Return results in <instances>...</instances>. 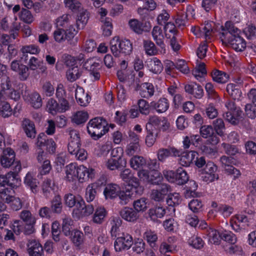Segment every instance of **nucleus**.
<instances>
[{"mask_svg": "<svg viewBox=\"0 0 256 256\" xmlns=\"http://www.w3.org/2000/svg\"><path fill=\"white\" fill-rule=\"evenodd\" d=\"M64 172V180L70 183L76 180L79 183H84L90 179L93 180L96 176L94 168H87L84 164L78 165L76 162H71L66 165Z\"/></svg>", "mask_w": 256, "mask_h": 256, "instance_id": "obj_1", "label": "nucleus"}, {"mask_svg": "<svg viewBox=\"0 0 256 256\" xmlns=\"http://www.w3.org/2000/svg\"><path fill=\"white\" fill-rule=\"evenodd\" d=\"M220 38L222 44L230 46L236 52H242L246 47V42L240 35L241 30L230 21L225 23Z\"/></svg>", "mask_w": 256, "mask_h": 256, "instance_id": "obj_2", "label": "nucleus"}, {"mask_svg": "<svg viewBox=\"0 0 256 256\" xmlns=\"http://www.w3.org/2000/svg\"><path fill=\"white\" fill-rule=\"evenodd\" d=\"M255 212L252 210L241 212L234 215L230 220V226L236 232L248 230L254 222Z\"/></svg>", "mask_w": 256, "mask_h": 256, "instance_id": "obj_3", "label": "nucleus"}, {"mask_svg": "<svg viewBox=\"0 0 256 256\" xmlns=\"http://www.w3.org/2000/svg\"><path fill=\"white\" fill-rule=\"evenodd\" d=\"M108 126L107 122L102 118H95L88 122V132L93 138L98 139L108 131Z\"/></svg>", "mask_w": 256, "mask_h": 256, "instance_id": "obj_4", "label": "nucleus"}, {"mask_svg": "<svg viewBox=\"0 0 256 256\" xmlns=\"http://www.w3.org/2000/svg\"><path fill=\"white\" fill-rule=\"evenodd\" d=\"M110 50L112 54L116 57L120 54L128 55L132 52V44L128 39L120 40L118 36H114L110 42Z\"/></svg>", "mask_w": 256, "mask_h": 256, "instance_id": "obj_5", "label": "nucleus"}, {"mask_svg": "<svg viewBox=\"0 0 256 256\" xmlns=\"http://www.w3.org/2000/svg\"><path fill=\"white\" fill-rule=\"evenodd\" d=\"M114 242V248L116 252H121L129 250L133 244V238L126 232H118Z\"/></svg>", "mask_w": 256, "mask_h": 256, "instance_id": "obj_6", "label": "nucleus"}, {"mask_svg": "<svg viewBox=\"0 0 256 256\" xmlns=\"http://www.w3.org/2000/svg\"><path fill=\"white\" fill-rule=\"evenodd\" d=\"M225 105L228 109V112L224 116L225 120L232 124H238L242 113L240 108L237 107L233 101L228 102Z\"/></svg>", "mask_w": 256, "mask_h": 256, "instance_id": "obj_7", "label": "nucleus"}, {"mask_svg": "<svg viewBox=\"0 0 256 256\" xmlns=\"http://www.w3.org/2000/svg\"><path fill=\"white\" fill-rule=\"evenodd\" d=\"M143 190L142 186L138 188V186H133L130 184H128L124 190H121L120 188L118 196L120 200V203L123 205L126 204L132 199L136 194H142Z\"/></svg>", "mask_w": 256, "mask_h": 256, "instance_id": "obj_8", "label": "nucleus"}, {"mask_svg": "<svg viewBox=\"0 0 256 256\" xmlns=\"http://www.w3.org/2000/svg\"><path fill=\"white\" fill-rule=\"evenodd\" d=\"M70 108V104L66 99H60L57 102L53 98H50L47 102L46 110L52 115L57 113H63Z\"/></svg>", "mask_w": 256, "mask_h": 256, "instance_id": "obj_9", "label": "nucleus"}, {"mask_svg": "<svg viewBox=\"0 0 256 256\" xmlns=\"http://www.w3.org/2000/svg\"><path fill=\"white\" fill-rule=\"evenodd\" d=\"M216 24L212 21L205 22L200 28L194 26L191 28V32L196 37H204L206 40L210 39L213 34L216 32Z\"/></svg>", "mask_w": 256, "mask_h": 256, "instance_id": "obj_10", "label": "nucleus"}, {"mask_svg": "<svg viewBox=\"0 0 256 256\" xmlns=\"http://www.w3.org/2000/svg\"><path fill=\"white\" fill-rule=\"evenodd\" d=\"M94 211L92 205H86L82 197L78 200L76 207L72 212V216L74 218L80 220L91 215Z\"/></svg>", "mask_w": 256, "mask_h": 256, "instance_id": "obj_11", "label": "nucleus"}, {"mask_svg": "<svg viewBox=\"0 0 256 256\" xmlns=\"http://www.w3.org/2000/svg\"><path fill=\"white\" fill-rule=\"evenodd\" d=\"M128 144L126 146L125 152L129 156H134L135 154L140 152V138L138 134L132 131H129Z\"/></svg>", "mask_w": 256, "mask_h": 256, "instance_id": "obj_12", "label": "nucleus"}, {"mask_svg": "<svg viewBox=\"0 0 256 256\" xmlns=\"http://www.w3.org/2000/svg\"><path fill=\"white\" fill-rule=\"evenodd\" d=\"M100 60L96 58H88L84 64V68L90 72V75L94 80L100 79Z\"/></svg>", "mask_w": 256, "mask_h": 256, "instance_id": "obj_13", "label": "nucleus"}, {"mask_svg": "<svg viewBox=\"0 0 256 256\" xmlns=\"http://www.w3.org/2000/svg\"><path fill=\"white\" fill-rule=\"evenodd\" d=\"M204 176H202V180L207 182H212L219 178L218 173V166L213 162L209 161L204 169Z\"/></svg>", "mask_w": 256, "mask_h": 256, "instance_id": "obj_14", "label": "nucleus"}, {"mask_svg": "<svg viewBox=\"0 0 256 256\" xmlns=\"http://www.w3.org/2000/svg\"><path fill=\"white\" fill-rule=\"evenodd\" d=\"M152 126L156 129L165 131L170 127V124L168 120L164 117H158L156 116H151L149 118L148 122L146 124V128Z\"/></svg>", "mask_w": 256, "mask_h": 256, "instance_id": "obj_15", "label": "nucleus"}, {"mask_svg": "<svg viewBox=\"0 0 256 256\" xmlns=\"http://www.w3.org/2000/svg\"><path fill=\"white\" fill-rule=\"evenodd\" d=\"M166 37L170 40V46L174 51H176V25L174 22H168L164 26Z\"/></svg>", "mask_w": 256, "mask_h": 256, "instance_id": "obj_16", "label": "nucleus"}, {"mask_svg": "<svg viewBox=\"0 0 256 256\" xmlns=\"http://www.w3.org/2000/svg\"><path fill=\"white\" fill-rule=\"evenodd\" d=\"M16 154L14 150L10 148L4 149L0 156V162L4 168H9L15 160Z\"/></svg>", "mask_w": 256, "mask_h": 256, "instance_id": "obj_17", "label": "nucleus"}, {"mask_svg": "<svg viewBox=\"0 0 256 256\" xmlns=\"http://www.w3.org/2000/svg\"><path fill=\"white\" fill-rule=\"evenodd\" d=\"M24 100L34 108L38 109L42 106L40 96L36 92L29 93L26 91L23 94Z\"/></svg>", "mask_w": 256, "mask_h": 256, "instance_id": "obj_18", "label": "nucleus"}, {"mask_svg": "<svg viewBox=\"0 0 256 256\" xmlns=\"http://www.w3.org/2000/svg\"><path fill=\"white\" fill-rule=\"evenodd\" d=\"M11 86L12 85L9 78L6 77L2 79L1 84V90L4 89L8 92V94L4 95V98L5 100L8 98H10L11 99L17 100L20 98V94L18 92H17L14 90H12L10 88Z\"/></svg>", "mask_w": 256, "mask_h": 256, "instance_id": "obj_19", "label": "nucleus"}, {"mask_svg": "<svg viewBox=\"0 0 256 256\" xmlns=\"http://www.w3.org/2000/svg\"><path fill=\"white\" fill-rule=\"evenodd\" d=\"M8 92L3 89L0 91V114L4 118H8L12 114V109L10 104L5 101L4 96Z\"/></svg>", "mask_w": 256, "mask_h": 256, "instance_id": "obj_20", "label": "nucleus"}, {"mask_svg": "<svg viewBox=\"0 0 256 256\" xmlns=\"http://www.w3.org/2000/svg\"><path fill=\"white\" fill-rule=\"evenodd\" d=\"M120 216L129 222H136L139 218L138 213L132 208L124 207L120 212Z\"/></svg>", "mask_w": 256, "mask_h": 256, "instance_id": "obj_21", "label": "nucleus"}, {"mask_svg": "<svg viewBox=\"0 0 256 256\" xmlns=\"http://www.w3.org/2000/svg\"><path fill=\"white\" fill-rule=\"evenodd\" d=\"M27 251L30 256H42L43 254L42 246L35 240L28 241L27 244Z\"/></svg>", "mask_w": 256, "mask_h": 256, "instance_id": "obj_22", "label": "nucleus"}, {"mask_svg": "<svg viewBox=\"0 0 256 256\" xmlns=\"http://www.w3.org/2000/svg\"><path fill=\"white\" fill-rule=\"evenodd\" d=\"M185 91L196 98H201L204 96L202 88L196 82L186 84L184 86Z\"/></svg>", "mask_w": 256, "mask_h": 256, "instance_id": "obj_23", "label": "nucleus"}, {"mask_svg": "<svg viewBox=\"0 0 256 256\" xmlns=\"http://www.w3.org/2000/svg\"><path fill=\"white\" fill-rule=\"evenodd\" d=\"M77 11L78 12L76 20V27L78 30H82L84 28L89 19V13L82 7Z\"/></svg>", "mask_w": 256, "mask_h": 256, "instance_id": "obj_24", "label": "nucleus"}, {"mask_svg": "<svg viewBox=\"0 0 256 256\" xmlns=\"http://www.w3.org/2000/svg\"><path fill=\"white\" fill-rule=\"evenodd\" d=\"M200 133L204 138H210V142L212 144H216L220 142L219 138L216 135H214V130L211 126H202L200 128Z\"/></svg>", "mask_w": 256, "mask_h": 256, "instance_id": "obj_25", "label": "nucleus"}, {"mask_svg": "<svg viewBox=\"0 0 256 256\" xmlns=\"http://www.w3.org/2000/svg\"><path fill=\"white\" fill-rule=\"evenodd\" d=\"M120 186L118 184L114 183L107 184L104 190V195L106 199H114L118 196L120 190Z\"/></svg>", "mask_w": 256, "mask_h": 256, "instance_id": "obj_26", "label": "nucleus"}, {"mask_svg": "<svg viewBox=\"0 0 256 256\" xmlns=\"http://www.w3.org/2000/svg\"><path fill=\"white\" fill-rule=\"evenodd\" d=\"M170 188L166 184H162L158 186V188L153 190L151 193V198L156 202H160L164 200L165 196L170 191Z\"/></svg>", "mask_w": 256, "mask_h": 256, "instance_id": "obj_27", "label": "nucleus"}, {"mask_svg": "<svg viewBox=\"0 0 256 256\" xmlns=\"http://www.w3.org/2000/svg\"><path fill=\"white\" fill-rule=\"evenodd\" d=\"M206 238H207L209 244H219L222 240V234L216 229L208 228L206 230Z\"/></svg>", "mask_w": 256, "mask_h": 256, "instance_id": "obj_28", "label": "nucleus"}, {"mask_svg": "<svg viewBox=\"0 0 256 256\" xmlns=\"http://www.w3.org/2000/svg\"><path fill=\"white\" fill-rule=\"evenodd\" d=\"M120 178L128 184H130L133 186H140L138 179L134 176L132 171L129 168H126L121 172L120 174Z\"/></svg>", "mask_w": 256, "mask_h": 256, "instance_id": "obj_29", "label": "nucleus"}, {"mask_svg": "<svg viewBox=\"0 0 256 256\" xmlns=\"http://www.w3.org/2000/svg\"><path fill=\"white\" fill-rule=\"evenodd\" d=\"M1 198L5 200V203L10 204L12 208L14 210H18L22 207V202L18 198L10 196V193L2 194Z\"/></svg>", "mask_w": 256, "mask_h": 256, "instance_id": "obj_30", "label": "nucleus"}, {"mask_svg": "<svg viewBox=\"0 0 256 256\" xmlns=\"http://www.w3.org/2000/svg\"><path fill=\"white\" fill-rule=\"evenodd\" d=\"M241 82L230 83L227 85L226 90L231 97L235 100H240L242 97Z\"/></svg>", "mask_w": 256, "mask_h": 256, "instance_id": "obj_31", "label": "nucleus"}, {"mask_svg": "<svg viewBox=\"0 0 256 256\" xmlns=\"http://www.w3.org/2000/svg\"><path fill=\"white\" fill-rule=\"evenodd\" d=\"M192 73L198 80L202 81L207 73L204 64L197 60L196 66L193 70Z\"/></svg>", "mask_w": 256, "mask_h": 256, "instance_id": "obj_32", "label": "nucleus"}, {"mask_svg": "<svg viewBox=\"0 0 256 256\" xmlns=\"http://www.w3.org/2000/svg\"><path fill=\"white\" fill-rule=\"evenodd\" d=\"M197 156L198 152L195 151L183 152L178 159V162L182 166H189L192 162H193V160H194Z\"/></svg>", "mask_w": 256, "mask_h": 256, "instance_id": "obj_33", "label": "nucleus"}, {"mask_svg": "<svg viewBox=\"0 0 256 256\" xmlns=\"http://www.w3.org/2000/svg\"><path fill=\"white\" fill-rule=\"evenodd\" d=\"M22 128L26 136L32 138H35L36 130L34 123L28 119H24L22 122Z\"/></svg>", "mask_w": 256, "mask_h": 256, "instance_id": "obj_34", "label": "nucleus"}, {"mask_svg": "<svg viewBox=\"0 0 256 256\" xmlns=\"http://www.w3.org/2000/svg\"><path fill=\"white\" fill-rule=\"evenodd\" d=\"M82 72V69L78 66L69 68L66 72V78L68 80L74 82L79 78Z\"/></svg>", "mask_w": 256, "mask_h": 256, "instance_id": "obj_35", "label": "nucleus"}, {"mask_svg": "<svg viewBox=\"0 0 256 256\" xmlns=\"http://www.w3.org/2000/svg\"><path fill=\"white\" fill-rule=\"evenodd\" d=\"M78 28L70 24L68 27L66 28L65 30L66 34V39L68 41H70V44L73 46L76 45L78 42V38H74L78 32Z\"/></svg>", "mask_w": 256, "mask_h": 256, "instance_id": "obj_36", "label": "nucleus"}, {"mask_svg": "<svg viewBox=\"0 0 256 256\" xmlns=\"http://www.w3.org/2000/svg\"><path fill=\"white\" fill-rule=\"evenodd\" d=\"M24 183L25 185L29 188L33 193H36L38 191V180L34 178L32 172H28L24 178Z\"/></svg>", "mask_w": 256, "mask_h": 256, "instance_id": "obj_37", "label": "nucleus"}, {"mask_svg": "<svg viewBox=\"0 0 256 256\" xmlns=\"http://www.w3.org/2000/svg\"><path fill=\"white\" fill-rule=\"evenodd\" d=\"M146 160L142 156H133L130 160V167L135 170H139L145 168Z\"/></svg>", "mask_w": 256, "mask_h": 256, "instance_id": "obj_38", "label": "nucleus"}, {"mask_svg": "<svg viewBox=\"0 0 256 256\" xmlns=\"http://www.w3.org/2000/svg\"><path fill=\"white\" fill-rule=\"evenodd\" d=\"M75 97L77 102L82 106H86L90 102V98L87 94H84V90L81 87L76 88Z\"/></svg>", "mask_w": 256, "mask_h": 256, "instance_id": "obj_39", "label": "nucleus"}, {"mask_svg": "<svg viewBox=\"0 0 256 256\" xmlns=\"http://www.w3.org/2000/svg\"><path fill=\"white\" fill-rule=\"evenodd\" d=\"M144 238L152 248H157L156 242L158 238L157 234L154 231L151 230H147L144 233Z\"/></svg>", "mask_w": 256, "mask_h": 256, "instance_id": "obj_40", "label": "nucleus"}, {"mask_svg": "<svg viewBox=\"0 0 256 256\" xmlns=\"http://www.w3.org/2000/svg\"><path fill=\"white\" fill-rule=\"evenodd\" d=\"M126 164V161L124 159V162H120L112 158L106 160L104 162L105 166L110 170H114L120 168L122 167H125Z\"/></svg>", "mask_w": 256, "mask_h": 256, "instance_id": "obj_41", "label": "nucleus"}, {"mask_svg": "<svg viewBox=\"0 0 256 256\" xmlns=\"http://www.w3.org/2000/svg\"><path fill=\"white\" fill-rule=\"evenodd\" d=\"M122 224V220L118 216L112 217L110 220V224L111 226L110 235L112 238L116 236L118 232H122L120 229Z\"/></svg>", "mask_w": 256, "mask_h": 256, "instance_id": "obj_42", "label": "nucleus"}, {"mask_svg": "<svg viewBox=\"0 0 256 256\" xmlns=\"http://www.w3.org/2000/svg\"><path fill=\"white\" fill-rule=\"evenodd\" d=\"M112 144L110 142H106L103 144H98L94 149V154L98 156H106L112 150Z\"/></svg>", "mask_w": 256, "mask_h": 256, "instance_id": "obj_43", "label": "nucleus"}, {"mask_svg": "<svg viewBox=\"0 0 256 256\" xmlns=\"http://www.w3.org/2000/svg\"><path fill=\"white\" fill-rule=\"evenodd\" d=\"M150 104L158 113L164 112L169 108V103L166 98H160L157 102H152Z\"/></svg>", "mask_w": 256, "mask_h": 256, "instance_id": "obj_44", "label": "nucleus"}, {"mask_svg": "<svg viewBox=\"0 0 256 256\" xmlns=\"http://www.w3.org/2000/svg\"><path fill=\"white\" fill-rule=\"evenodd\" d=\"M97 186L95 183H91L88 185L86 188L84 198L88 202H92L97 194Z\"/></svg>", "mask_w": 256, "mask_h": 256, "instance_id": "obj_45", "label": "nucleus"}, {"mask_svg": "<svg viewBox=\"0 0 256 256\" xmlns=\"http://www.w3.org/2000/svg\"><path fill=\"white\" fill-rule=\"evenodd\" d=\"M28 68L31 70H34L39 68L42 72H45L47 68L43 65V62L39 60L34 56H32L28 62Z\"/></svg>", "mask_w": 256, "mask_h": 256, "instance_id": "obj_46", "label": "nucleus"}, {"mask_svg": "<svg viewBox=\"0 0 256 256\" xmlns=\"http://www.w3.org/2000/svg\"><path fill=\"white\" fill-rule=\"evenodd\" d=\"M154 87L151 83L144 82L141 84L140 94L142 97L150 98L154 95Z\"/></svg>", "mask_w": 256, "mask_h": 256, "instance_id": "obj_47", "label": "nucleus"}, {"mask_svg": "<svg viewBox=\"0 0 256 256\" xmlns=\"http://www.w3.org/2000/svg\"><path fill=\"white\" fill-rule=\"evenodd\" d=\"M106 214L107 212L104 207L98 206L93 216V222L98 224H102L104 222Z\"/></svg>", "mask_w": 256, "mask_h": 256, "instance_id": "obj_48", "label": "nucleus"}, {"mask_svg": "<svg viewBox=\"0 0 256 256\" xmlns=\"http://www.w3.org/2000/svg\"><path fill=\"white\" fill-rule=\"evenodd\" d=\"M165 214V209L160 206L150 208L148 212L150 218L154 222L156 221L158 218H162Z\"/></svg>", "mask_w": 256, "mask_h": 256, "instance_id": "obj_49", "label": "nucleus"}, {"mask_svg": "<svg viewBox=\"0 0 256 256\" xmlns=\"http://www.w3.org/2000/svg\"><path fill=\"white\" fill-rule=\"evenodd\" d=\"M152 36L156 44L162 48L164 46V36L161 28L158 26H154L152 30Z\"/></svg>", "mask_w": 256, "mask_h": 256, "instance_id": "obj_50", "label": "nucleus"}, {"mask_svg": "<svg viewBox=\"0 0 256 256\" xmlns=\"http://www.w3.org/2000/svg\"><path fill=\"white\" fill-rule=\"evenodd\" d=\"M200 140V137L198 134L186 136L183 140L184 146L186 148H188L190 144H193L196 147H198Z\"/></svg>", "mask_w": 256, "mask_h": 256, "instance_id": "obj_51", "label": "nucleus"}, {"mask_svg": "<svg viewBox=\"0 0 256 256\" xmlns=\"http://www.w3.org/2000/svg\"><path fill=\"white\" fill-rule=\"evenodd\" d=\"M198 185L194 180H190L188 185L186 186V190L184 192L186 198L194 197L196 196V190Z\"/></svg>", "mask_w": 256, "mask_h": 256, "instance_id": "obj_52", "label": "nucleus"}, {"mask_svg": "<svg viewBox=\"0 0 256 256\" xmlns=\"http://www.w3.org/2000/svg\"><path fill=\"white\" fill-rule=\"evenodd\" d=\"M212 80L218 83H225L229 79V76L222 71L216 70L212 74Z\"/></svg>", "mask_w": 256, "mask_h": 256, "instance_id": "obj_53", "label": "nucleus"}, {"mask_svg": "<svg viewBox=\"0 0 256 256\" xmlns=\"http://www.w3.org/2000/svg\"><path fill=\"white\" fill-rule=\"evenodd\" d=\"M70 240L76 246H80L84 242L83 233L77 230H74L70 233Z\"/></svg>", "mask_w": 256, "mask_h": 256, "instance_id": "obj_54", "label": "nucleus"}, {"mask_svg": "<svg viewBox=\"0 0 256 256\" xmlns=\"http://www.w3.org/2000/svg\"><path fill=\"white\" fill-rule=\"evenodd\" d=\"M70 20L71 16L70 14H63L56 20V26L66 28L70 25Z\"/></svg>", "mask_w": 256, "mask_h": 256, "instance_id": "obj_55", "label": "nucleus"}, {"mask_svg": "<svg viewBox=\"0 0 256 256\" xmlns=\"http://www.w3.org/2000/svg\"><path fill=\"white\" fill-rule=\"evenodd\" d=\"M128 26L132 30L138 34H141L144 31L142 23L136 19L130 20Z\"/></svg>", "mask_w": 256, "mask_h": 256, "instance_id": "obj_56", "label": "nucleus"}, {"mask_svg": "<svg viewBox=\"0 0 256 256\" xmlns=\"http://www.w3.org/2000/svg\"><path fill=\"white\" fill-rule=\"evenodd\" d=\"M6 175L7 182L11 190L12 188L18 186L20 184V180L15 172H10L6 174Z\"/></svg>", "mask_w": 256, "mask_h": 256, "instance_id": "obj_57", "label": "nucleus"}, {"mask_svg": "<svg viewBox=\"0 0 256 256\" xmlns=\"http://www.w3.org/2000/svg\"><path fill=\"white\" fill-rule=\"evenodd\" d=\"M21 219L29 226H34L36 222L35 217L32 216L31 212L29 210H22L20 215Z\"/></svg>", "mask_w": 256, "mask_h": 256, "instance_id": "obj_58", "label": "nucleus"}, {"mask_svg": "<svg viewBox=\"0 0 256 256\" xmlns=\"http://www.w3.org/2000/svg\"><path fill=\"white\" fill-rule=\"evenodd\" d=\"M176 151L174 148L170 149H160L158 152V158L160 161L163 162L170 156H174Z\"/></svg>", "mask_w": 256, "mask_h": 256, "instance_id": "obj_59", "label": "nucleus"}, {"mask_svg": "<svg viewBox=\"0 0 256 256\" xmlns=\"http://www.w3.org/2000/svg\"><path fill=\"white\" fill-rule=\"evenodd\" d=\"M88 114L84 111H78L76 112L72 118L74 122L79 124L85 122L88 119Z\"/></svg>", "mask_w": 256, "mask_h": 256, "instance_id": "obj_60", "label": "nucleus"}, {"mask_svg": "<svg viewBox=\"0 0 256 256\" xmlns=\"http://www.w3.org/2000/svg\"><path fill=\"white\" fill-rule=\"evenodd\" d=\"M148 200L144 198H142L134 202L133 206L135 210L138 212H144L147 208Z\"/></svg>", "mask_w": 256, "mask_h": 256, "instance_id": "obj_61", "label": "nucleus"}, {"mask_svg": "<svg viewBox=\"0 0 256 256\" xmlns=\"http://www.w3.org/2000/svg\"><path fill=\"white\" fill-rule=\"evenodd\" d=\"M102 22L103 23L102 26L103 34L106 36H110L112 34V30L111 18H105L104 20H102Z\"/></svg>", "mask_w": 256, "mask_h": 256, "instance_id": "obj_62", "label": "nucleus"}, {"mask_svg": "<svg viewBox=\"0 0 256 256\" xmlns=\"http://www.w3.org/2000/svg\"><path fill=\"white\" fill-rule=\"evenodd\" d=\"M7 175L0 176V194L1 196L2 194H6L10 193L11 190L9 188L8 182H7Z\"/></svg>", "mask_w": 256, "mask_h": 256, "instance_id": "obj_63", "label": "nucleus"}, {"mask_svg": "<svg viewBox=\"0 0 256 256\" xmlns=\"http://www.w3.org/2000/svg\"><path fill=\"white\" fill-rule=\"evenodd\" d=\"M132 250L136 254H140L144 252L145 250L146 244L144 240L140 238H138L133 241Z\"/></svg>", "mask_w": 256, "mask_h": 256, "instance_id": "obj_64", "label": "nucleus"}]
</instances>
